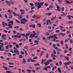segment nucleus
<instances>
[{"label":"nucleus","mask_w":73,"mask_h":73,"mask_svg":"<svg viewBox=\"0 0 73 73\" xmlns=\"http://www.w3.org/2000/svg\"><path fill=\"white\" fill-rule=\"evenodd\" d=\"M44 64H45V66H47L48 64H49V63H47L46 62H45L44 63Z\"/></svg>","instance_id":"30"},{"label":"nucleus","mask_w":73,"mask_h":73,"mask_svg":"<svg viewBox=\"0 0 73 73\" xmlns=\"http://www.w3.org/2000/svg\"><path fill=\"white\" fill-rule=\"evenodd\" d=\"M47 39V38H45V36H44L42 38V40H46Z\"/></svg>","instance_id":"57"},{"label":"nucleus","mask_w":73,"mask_h":73,"mask_svg":"<svg viewBox=\"0 0 73 73\" xmlns=\"http://www.w3.org/2000/svg\"><path fill=\"white\" fill-rule=\"evenodd\" d=\"M8 48H9V45L6 46L5 47L6 49H8Z\"/></svg>","instance_id":"43"},{"label":"nucleus","mask_w":73,"mask_h":73,"mask_svg":"<svg viewBox=\"0 0 73 73\" xmlns=\"http://www.w3.org/2000/svg\"><path fill=\"white\" fill-rule=\"evenodd\" d=\"M70 44H72V43H73V41L72 40V39H70Z\"/></svg>","instance_id":"28"},{"label":"nucleus","mask_w":73,"mask_h":73,"mask_svg":"<svg viewBox=\"0 0 73 73\" xmlns=\"http://www.w3.org/2000/svg\"><path fill=\"white\" fill-rule=\"evenodd\" d=\"M55 4L56 5V8L58 9H59L60 8V7L58 6V5L57 4V3H56Z\"/></svg>","instance_id":"21"},{"label":"nucleus","mask_w":73,"mask_h":73,"mask_svg":"<svg viewBox=\"0 0 73 73\" xmlns=\"http://www.w3.org/2000/svg\"><path fill=\"white\" fill-rule=\"evenodd\" d=\"M21 35H20L19 36L18 35L17 38H21Z\"/></svg>","instance_id":"47"},{"label":"nucleus","mask_w":73,"mask_h":73,"mask_svg":"<svg viewBox=\"0 0 73 73\" xmlns=\"http://www.w3.org/2000/svg\"><path fill=\"white\" fill-rule=\"evenodd\" d=\"M68 37L69 38H72V36H71V34H70L68 35Z\"/></svg>","instance_id":"62"},{"label":"nucleus","mask_w":73,"mask_h":73,"mask_svg":"<svg viewBox=\"0 0 73 73\" xmlns=\"http://www.w3.org/2000/svg\"><path fill=\"white\" fill-rule=\"evenodd\" d=\"M34 42H35V43H38V42H39V41L35 40L34 41Z\"/></svg>","instance_id":"42"},{"label":"nucleus","mask_w":73,"mask_h":73,"mask_svg":"<svg viewBox=\"0 0 73 73\" xmlns=\"http://www.w3.org/2000/svg\"><path fill=\"white\" fill-rule=\"evenodd\" d=\"M58 72H59V73H61V69L59 67L58 68Z\"/></svg>","instance_id":"22"},{"label":"nucleus","mask_w":73,"mask_h":73,"mask_svg":"<svg viewBox=\"0 0 73 73\" xmlns=\"http://www.w3.org/2000/svg\"><path fill=\"white\" fill-rule=\"evenodd\" d=\"M8 43L6 41L5 42L4 45H8Z\"/></svg>","instance_id":"54"},{"label":"nucleus","mask_w":73,"mask_h":73,"mask_svg":"<svg viewBox=\"0 0 73 73\" xmlns=\"http://www.w3.org/2000/svg\"><path fill=\"white\" fill-rule=\"evenodd\" d=\"M29 5H31V6H34V4L32 3H30Z\"/></svg>","instance_id":"41"},{"label":"nucleus","mask_w":73,"mask_h":73,"mask_svg":"<svg viewBox=\"0 0 73 73\" xmlns=\"http://www.w3.org/2000/svg\"><path fill=\"white\" fill-rule=\"evenodd\" d=\"M20 12H21V14L22 15H24V14H25V12H25V10H24L21 9L20 10Z\"/></svg>","instance_id":"8"},{"label":"nucleus","mask_w":73,"mask_h":73,"mask_svg":"<svg viewBox=\"0 0 73 73\" xmlns=\"http://www.w3.org/2000/svg\"><path fill=\"white\" fill-rule=\"evenodd\" d=\"M36 25H31L29 26V27L33 28H35Z\"/></svg>","instance_id":"10"},{"label":"nucleus","mask_w":73,"mask_h":73,"mask_svg":"<svg viewBox=\"0 0 73 73\" xmlns=\"http://www.w3.org/2000/svg\"><path fill=\"white\" fill-rule=\"evenodd\" d=\"M9 19H12V15L11 14H10L9 15Z\"/></svg>","instance_id":"37"},{"label":"nucleus","mask_w":73,"mask_h":73,"mask_svg":"<svg viewBox=\"0 0 73 73\" xmlns=\"http://www.w3.org/2000/svg\"><path fill=\"white\" fill-rule=\"evenodd\" d=\"M20 53L21 54H22V55L24 54V52H23V51H21Z\"/></svg>","instance_id":"32"},{"label":"nucleus","mask_w":73,"mask_h":73,"mask_svg":"<svg viewBox=\"0 0 73 73\" xmlns=\"http://www.w3.org/2000/svg\"><path fill=\"white\" fill-rule=\"evenodd\" d=\"M67 17H69L68 19L69 20H70L71 19V18H70V17H71V16L70 15H68L67 16Z\"/></svg>","instance_id":"34"},{"label":"nucleus","mask_w":73,"mask_h":73,"mask_svg":"<svg viewBox=\"0 0 73 73\" xmlns=\"http://www.w3.org/2000/svg\"><path fill=\"white\" fill-rule=\"evenodd\" d=\"M20 41H26V39H21L20 40Z\"/></svg>","instance_id":"40"},{"label":"nucleus","mask_w":73,"mask_h":73,"mask_svg":"<svg viewBox=\"0 0 73 73\" xmlns=\"http://www.w3.org/2000/svg\"><path fill=\"white\" fill-rule=\"evenodd\" d=\"M59 65L60 66L62 65V61H60L59 62Z\"/></svg>","instance_id":"52"},{"label":"nucleus","mask_w":73,"mask_h":73,"mask_svg":"<svg viewBox=\"0 0 73 73\" xmlns=\"http://www.w3.org/2000/svg\"><path fill=\"white\" fill-rule=\"evenodd\" d=\"M19 28V26H15L14 27V29H15V28L17 29V28Z\"/></svg>","instance_id":"51"},{"label":"nucleus","mask_w":73,"mask_h":73,"mask_svg":"<svg viewBox=\"0 0 73 73\" xmlns=\"http://www.w3.org/2000/svg\"><path fill=\"white\" fill-rule=\"evenodd\" d=\"M21 36H22L24 37H26L27 40H28V36H29V34L28 33H27L25 35V34L24 33V34L21 33Z\"/></svg>","instance_id":"3"},{"label":"nucleus","mask_w":73,"mask_h":73,"mask_svg":"<svg viewBox=\"0 0 73 73\" xmlns=\"http://www.w3.org/2000/svg\"><path fill=\"white\" fill-rule=\"evenodd\" d=\"M52 46L53 48H56V44H53L52 45Z\"/></svg>","instance_id":"61"},{"label":"nucleus","mask_w":73,"mask_h":73,"mask_svg":"<svg viewBox=\"0 0 73 73\" xmlns=\"http://www.w3.org/2000/svg\"><path fill=\"white\" fill-rule=\"evenodd\" d=\"M53 53L54 54H56V52L55 50H53Z\"/></svg>","instance_id":"59"},{"label":"nucleus","mask_w":73,"mask_h":73,"mask_svg":"<svg viewBox=\"0 0 73 73\" xmlns=\"http://www.w3.org/2000/svg\"><path fill=\"white\" fill-rule=\"evenodd\" d=\"M52 14V13H47L45 14V15H48V16H50V15H51Z\"/></svg>","instance_id":"18"},{"label":"nucleus","mask_w":73,"mask_h":73,"mask_svg":"<svg viewBox=\"0 0 73 73\" xmlns=\"http://www.w3.org/2000/svg\"><path fill=\"white\" fill-rule=\"evenodd\" d=\"M2 38L3 40H8V38L5 36Z\"/></svg>","instance_id":"12"},{"label":"nucleus","mask_w":73,"mask_h":73,"mask_svg":"<svg viewBox=\"0 0 73 73\" xmlns=\"http://www.w3.org/2000/svg\"><path fill=\"white\" fill-rule=\"evenodd\" d=\"M29 41L30 42H32V39H30L29 40Z\"/></svg>","instance_id":"64"},{"label":"nucleus","mask_w":73,"mask_h":73,"mask_svg":"<svg viewBox=\"0 0 73 73\" xmlns=\"http://www.w3.org/2000/svg\"><path fill=\"white\" fill-rule=\"evenodd\" d=\"M15 46L16 48H18L19 47V44H17Z\"/></svg>","instance_id":"53"},{"label":"nucleus","mask_w":73,"mask_h":73,"mask_svg":"<svg viewBox=\"0 0 73 73\" xmlns=\"http://www.w3.org/2000/svg\"><path fill=\"white\" fill-rule=\"evenodd\" d=\"M13 14H14L15 16H17V14H16L15 12H13Z\"/></svg>","instance_id":"55"},{"label":"nucleus","mask_w":73,"mask_h":73,"mask_svg":"<svg viewBox=\"0 0 73 73\" xmlns=\"http://www.w3.org/2000/svg\"><path fill=\"white\" fill-rule=\"evenodd\" d=\"M37 25L38 26V27H41V24L39 23H38L37 24Z\"/></svg>","instance_id":"23"},{"label":"nucleus","mask_w":73,"mask_h":73,"mask_svg":"<svg viewBox=\"0 0 73 73\" xmlns=\"http://www.w3.org/2000/svg\"><path fill=\"white\" fill-rule=\"evenodd\" d=\"M45 53V52L44 51H42V52L40 54V56H41L42 55V54H44Z\"/></svg>","instance_id":"33"},{"label":"nucleus","mask_w":73,"mask_h":73,"mask_svg":"<svg viewBox=\"0 0 73 73\" xmlns=\"http://www.w3.org/2000/svg\"><path fill=\"white\" fill-rule=\"evenodd\" d=\"M8 64H9V65H14V63H12L11 62H9L8 63Z\"/></svg>","instance_id":"46"},{"label":"nucleus","mask_w":73,"mask_h":73,"mask_svg":"<svg viewBox=\"0 0 73 73\" xmlns=\"http://www.w3.org/2000/svg\"><path fill=\"white\" fill-rule=\"evenodd\" d=\"M61 10L63 12V11H64V10H65V8H64V7H62L61 8Z\"/></svg>","instance_id":"29"},{"label":"nucleus","mask_w":73,"mask_h":73,"mask_svg":"<svg viewBox=\"0 0 73 73\" xmlns=\"http://www.w3.org/2000/svg\"><path fill=\"white\" fill-rule=\"evenodd\" d=\"M3 67L4 68V69H5V70H8V67H5L4 66H3Z\"/></svg>","instance_id":"16"},{"label":"nucleus","mask_w":73,"mask_h":73,"mask_svg":"<svg viewBox=\"0 0 73 73\" xmlns=\"http://www.w3.org/2000/svg\"><path fill=\"white\" fill-rule=\"evenodd\" d=\"M46 66H45L44 67V70H46V71H47L48 70V68H46Z\"/></svg>","instance_id":"20"},{"label":"nucleus","mask_w":73,"mask_h":73,"mask_svg":"<svg viewBox=\"0 0 73 73\" xmlns=\"http://www.w3.org/2000/svg\"><path fill=\"white\" fill-rule=\"evenodd\" d=\"M37 4L38 9H39V8H40L42 6L39 2H37Z\"/></svg>","instance_id":"7"},{"label":"nucleus","mask_w":73,"mask_h":73,"mask_svg":"<svg viewBox=\"0 0 73 73\" xmlns=\"http://www.w3.org/2000/svg\"><path fill=\"white\" fill-rule=\"evenodd\" d=\"M49 8H50V9H51L52 8H53V6H52V5H50L49 6Z\"/></svg>","instance_id":"45"},{"label":"nucleus","mask_w":73,"mask_h":73,"mask_svg":"<svg viewBox=\"0 0 73 73\" xmlns=\"http://www.w3.org/2000/svg\"><path fill=\"white\" fill-rule=\"evenodd\" d=\"M34 65H35V66H40V64L38 63L34 64Z\"/></svg>","instance_id":"36"},{"label":"nucleus","mask_w":73,"mask_h":73,"mask_svg":"<svg viewBox=\"0 0 73 73\" xmlns=\"http://www.w3.org/2000/svg\"><path fill=\"white\" fill-rule=\"evenodd\" d=\"M64 58H65L66 59L67 61H69V57L68 56H65L64 57Z\"/></svg>","instance_id":"19"},{"label":"nucleus","mask_w":73,"mask_h":73,"mask_svg":"<svg viewBox=\"0 0 73 73\" xmlns=\"http://www.w3.org/2000/svg\"><path fill=\"white\" fill-rule=\"evenodd\" d=\"M65 2H66L67 4H69V3H70V2H69V1L65 0Z\"/></svg>","instance_id":"38"},{"label":"nucleus","mask_w":73,"mask_h":73,"mask_svg":"<svg viewBox=\"0 0 73 73\" xmlns=\"http://www.w3.org/2000/svg\"><path fill=\"white\" fill-rule=\"evenodd\" d=\"M44 59H42V61L41 63V64H42L44 63Z\"/></svg>","instance_id":"44"},{"label":"nucleus","mask_w":73,"mask_h":73,"mask_svg":"<svg viewBox=\"0 0 73 73\" xmlns=\"http://www.w3.org/2000/svg\"><path fill=\"white\" fill-rule=\"evenodd\" d=\"M23 57V56L22 55H19V58H22Z\"/></svg>","instance_id":"31"},{"label":"nucleus","mask_w":73,"mask_h":73,"mask_svg":"<svg viewBox=\"0 0 73 73\" xmlns=\"http://www.w3.org/2000/svg\"><path fill=\"white\" fill-rule=\"evenodd\" d=\"M44 35L46 36H49V34L48 32H46L44 33Z\"/></svg>","instance_id":"24"},{"label":"nucleus","mask_w":73,"mask_h":73,"mask_svg":"<svg viewBox=\"0 0 73 73\" xmlns=\"http://www.w3.org/2000/svg\"><path fill=\"white\" fill-rule=\"evenodd\" d=\"M2 24L3 25V27H5V25L6 26L8 25V24L7 23H5L4 22H2Z\"/></svg>","instance_id":"9"},{"label":"nucleus","mask_w":73,"mask_h":73,"mask_svg":"<svg viewBox=\"0 0 73 73\" xmlns=\"http://www.w3.org/2000/svg\"><path fill=\"white\" fill-rule=\"evenodd\" d=\"M6 3H7V4L9 5H11V4H13V5L14 4V3L13 2L11 1H10V2H9L8 1H5Z\"/></svg>","instance_id":"5"},{"label":"nucleus","mask_w":73,"mask_h":73,"mask_svg":"<svg viewBox=\"0 0 73 73\" xmlns=\"http://www.w3.org/2000/svg\"><path fill=\"white\" fill-rule=\"evenodd\" d=\"M13 11L12 10H9L7 11V12H13Z\"/></svg>","instance_id":"39"},{"label":"nucleus","mask_w":73,"mask_h":73,"mask_svg":"<svg viewBox=\"0 0 73 73\" xmlns=\"http://www.w3.org/2000/svg\"><path fill=\"white\" fill-rule=\"evenodd\" d=\"M39 3L41 5V6H42L44 5V2H42L41 3Z\"/></svg>","instance_id":"35"},{"label":"nucleus","mask_w":73,"mask_h":73,"mask_svg":"<svg viewBox=\"0 0 73 73\" xmlns=\"http://www.w3.org/2000/svg\"><path fill=\"white\" fill-rule=\"evenodd\" d=\"M26 71L27 72V73H31V72H32L33 73H35L36 72V70H31L30 69H27L26 70Z\"/></svg>","instance_id":"6"},{"label":"nucleus","mask_w":73,"mask_h":73,"mask_svg":"<svg viewBox=\"0 0 73 73\" xmlns=\"http://www.w3.org/2000/svg\"><path fill=\"white\" fill-rule=\"evenodd\" d=\"M68 52V51H67V50H65L64 52V53H66Z\"/></svg>","instance_id":"60"},{"label":"nucleus","mask_w":73,"mask_h":73,"mask_svg":"<svg viewBox=\"0 0 73 73\" xmlns=\"http://www.w3.org/2000/svg\"><path fill=\"white\" fill-rule=\"evenodd\" d=\"M13 49L14 50V52L16 53V54L17 55H19L20 54V52H19V50H17L18 48L15 47H14L13 48Z\"/></svg>","instance_id":"1"},{"label":"nucleus","mask_w":73,"mask_h":73,"mask_svg":"<svg viewBox=\"0 0 73 73\" xmlns=\"http://www.w3.org/2000/svg\"><path fill=\"white\" fill-rule=\"evenodd\" d=\"M15 21L16 22H17V23H20V22L17 19H16Z\"/></svg>","instance_id":"25"},{"label":"nucleus","mask_w":73,"mask_h":73,"mask_svg":"<svg viewBox=\"0 0 73 73\" xmlns=\"http://www.w3.org/2000/svg\"><path fill=\"white\" fill-rule=\"evenodd\" d=\"M41 48L42 49H43L45 51H46V49H45V48L44 47H41Z\"/></svg>","instance_id":"50"},{"label":"nucleus","mask_w":73,"mask_h":73,"mask_svg":"<svg viewBox=\"0 0 73 73\" xmlns=\"http://www.w3.org/2000/svg\"><path fill=\"white\" fill-rule=\"evenodd\" d=\"M24 48H25V49H28V46H25L24 47Z\"/></svg>","instance_id":"56"},{"label":"nucleus","mask_w":73,"mask_h":73,"mask_svg":"<svg viewBox=\"0 0 73 73\" xmlns=\"http://www.w3.org/2000/svg\"><path fill=\"white\" fill-rule=\"evenodd\" d=\"M55 19V18L54 17H52V18L51 19V21H53L54 19Z\"/></svg>","instance_id":"48"},{"label":"nucleus","mask_w":73,"mask_h":73,"mask_svg":"<svg viewBox=\"0 0 73 73\" xmlns=\"http://www.w3.org/2000/svg\"><path fill=\"white\" fill-rule=\"evenodd\" d=\"M25 21V22H24L23 21ZM26 22H28V20L27 19H25V18L22 19L21 21V24H25L26 23Z\"/></svg>","instance_id":"4"},{"label":"nucleus","mask_w":73,"mask_h":73,"mask_svg":"<svg viewBox=\"0 0 73 73\" xmlns=\"http://www.w3.org/2000/svg\"><path fill=\"white\" fill-rule=\"evenodd\" d=\"M7 55L8 56H9V57H11L12 54H11V53L9 52L7 54Z\"/></svg>","instance_id":"26"},{"label":"nucleus","mask_w":73,"mask_h":73,"mask_svg":"<svg viewBox=\"0 0 73 73\" xmlns=\"http://www.w3.org/2000/svg\"><path fill=\"white\" fill-rule=\"evenodd\" d=\"M25 56H27V55H28V53H27V50L25 51Z\"/></svg>","instance_id":"27"},{"label":"nucleus","mask_w":73,"mask_h":73,"mask_svg":"<svg viewBox=\"0 0 73 73\" xmlns=\"http://www.w3.org/2000/svg\"><path fill=\"white\" fill-rule=\"evenodd\" d=\"M64 43V41L63 40L61 41H60V44H62V45H63Z\"/></svg>","instance_id":"49"},{"label":"nucleus","mask_w":73,"mask_h":73,"mask_svg":"<svg viewBox=\"0 0 73 73\" xmlns=\"http://www.w3.org/2000/svg\"><path fill=\"white\" fill-rule=\"evenodd\" d=\"M33 34H30L29 37H31V38H33V37H35V36L36 35V34H37V33H36V32L35 31H33Z\"/></svg>","instance_id":"2"},{"label":"nucleus","mask_w":73,"mask_h":73,"mask_svg":"<svg viewBox=\"0 0 73 73\" xmlns=\"http://www.w3.org/2000/svg\"><path fill=\"white\" fill-rule=\"evenodd\" d=\"M31 8H31V10H32V9H34V8H35V6L33 7H31Z\"/></svg>","instance_id":"58"},{"label":"nucleus","mask_w":73,"mask_h":73,"mask_svg":"<svg viewBox=\"0 0 73 73\" xmlns=\"http://www.w3.org/2000/svg\"><path fill=\"white\" fill-rule=\"evenodd\" d=\"M51 57H57V55H56H56H54V54H52L51 55Z\"/></svg>","instance_id":"14"},{"label":"nucleus","mask_w":73,"mask_h":73,"mask_svg":"<svg viewBox=\"0 0 73 73\" xmlns=\"http://www.w3.org/2000/svg\"><path fill=\"white\" fill-rule=\"evenodd\" d=\"M53 38H54L56 39H57L58 38L57 37V35L56 34H54L53 36Z\"/></svg>","instance_id":"15"},{"label":"nucleus","mask_w":73,"mask_h":73,"mask_svg":"<svg viewBox=\"0 0 73 73\" xmlns=\"http://www.w3.org/2000/svg\"><path fill=\"white\" fill-rule=\"evenodd\" d=\"M22 62L23 63H24V62H27V60H25V59L24 58L23 59V61Z\"/></svg>","instance_id":"17"},{"label":"nucleus","mask_w":73,"mask_h":73,"mask_svg":"<svg viewBox=\"0 0 73 73\" xmlns=\"http://www.w3.org/2000/svg\"><path fill=\"white\" fill-rule=\"evenodd\" d=\"M9 24H11L12 25H13V23H14V22H13L12 21H11L9 22Z\"/></svg>","instance_id":"13"},{"label":"nucleus","mask_w":73,"mask_h":73,"mask_svg":"<svg viewBox=\"0 0 73 73\" xmlns=\"http://www.w3.org/2000/svg\"><path fill=\"white\" fill-rule=\"evenodd\" d=\"M31 58H29L27 60V61L28 62H30V61H31Z\"/></svg>","instance_id":"63"},{"label":"nucleus","mask_w":73,"mask_h":73,"mask_svg":"<svg viewBox=\"0 0 73 73\" xmlns=\"http://www.w3.org/2000/svg\"><path fill=\"white\" fill-rule=\"evenodd\" d=\"M71 63H72V62L70 61H69L68 62H67L65 65L64 67H65V66H66L67 65H68L69 64H70Z\"/></svg>","instance_id":"11"}]
</instances>
